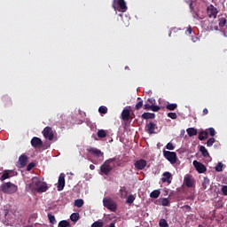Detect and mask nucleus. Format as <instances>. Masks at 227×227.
Here are the masks:
<instances>
[{
  "label": "nucleus",
  "instance_id": "obj_1",
  "mask_svg": "<svg viewBox=\"0 0 227 227\" xmlns=\"http://www.w3.org/2000/svg\"><path fill=\"white\" fill-rule=\"evenodd\" d=\"M116 159L112 158L106 160L101 166H100V175H106V176L114 169V161Z\"/></svg>",
  "mask_w": 227,
  "mask_h": 227
},
{
  "label": "nucleus",
  "instance_id": "obj_2",
  "mask_svg": "<svg viewBox=\"0 0 227 227\" xmlns=\"http://www.w3.org/2000/svg\"><path fill=\"white\" fill-rule=\"evenodd\" d=\"M32 185H34V189L36 192H47L49 191V186H47V183L43 182L38 177L32 178Z\"/></svg>",
  "mask_w": 227,
  "mask_h": 227
},
{
  "label": "nucleus",
  "instance_id": "obj_3",
  "mask_svg": "<svg viewBox=\"0 0 227 227\" xmlns=\"http://www.w3.org/2000/svg\"><path fill=\"white\" fill-rule=\"evenodd\" d=\"M0 188L4 194H15L19 191L17 185L11 182L3 184Z\"/></svg>",
  "mask_w": 227,
  "mask_h": 227
},
{
  "label": "nucleus",
  "instance_id": "obj_4",
  "mask_svg": "<svg viewBox=\"0 0 227 227\" xmlns=\"http://www.w3.org/2000/svg\"><path fill=\"white\" fill-rule=\"evenodd\" d=\"M103 206L110 212H116L118 210V204L113 199L109 197H105L103 199Z\"/></svg>",
  "mask_w": 227,
  "mask_h": 227
},
{
  "label": "nucleus",
  "instance_id": "obj_5",
  "mask_svg": "<svg viewBox=\"0 0 227 227\" xmlns=\"http://www.w3.org/2000/svg\"><path fill=\"white\" fill-rule=\"evenodd\" d=\"M112 6L115 11L127 12V4L125 3V0H114Z\"/></svg>",
  "mask_w": 227,
  "mask_h": 227
},
{
  "label": "nucleus",
  "instance_id": "obj_6",
  "mask_svg": "<svg viewBox=\"0 0 227 227\" xmlns=\"http://www.w3.org/2000/svg\"><path fill=\"white\" fill-rule=\"evenodd\" d=\"M163 155L167 160H169L170 164H176V153L163 151Z\"/></svg>",
  "mask_w": 227,
  "mask_h": 227
},
{
  "label": "nucleus",
  "instance_id": "obj_7",
  "mask_svg": "<svg viewBox=\"0 0 227 227\" xmlns=\"http://www.w3.org/2000/svg\"><path fill=\"white\" fill-rule=\"evenodd\" d=\"M43 136L45 137V139H48L49 141H52L54 139V131L52 130V128L47 126L43 130Z\"/></svg>",
  "mask_w": 227,
  "mask_h": 227
},
{
  "label": "nucleus",
  "instance_id": "obj_8",
  "mask_svg": "<svg viewBox=\"0 0 227 227\" xmlns=\"http://www.w3.org/2000/svg\"><path fill=\"white\" fill-rule=\"evenodd\" d=\"M207 13L209 19H215L219 12L217 11V8L211 4L207 7Z\"/></svg>",
  "mask_w": 227,
  "mask_h": 227
},
{
  "label": "nucleus",
  "instance_id": "obj_9",
  "mask_svg": "<svg viewBox=\"0 0 227 227\" xmlns=\"http://www.w3.org/2000/svg\"><path fill=\"white\" fill-rule=\"evenodd\" d=\"M87 152H89V153H91L95 157L101 158V160H104V153H102V151L95 147H90L87 149Z\"/></svg>",
  "mask_w": 227,
  "mask_h": 227
},
{
  "label": "nucleus",
  "instance_id": "obj_10",
  "mask_svg": "<svg viewBox=\"0 0 227 227\" xmlns=\"http://www.w3.org/2000/svg\"><path fill=\"white\" fill-rule=\"evenodd\" d=\"M158 127L157 124L153 121H150L145 125V130L148 134H157L155 130H157Z\"/></svg>",
  "mask_w": 227,
  "mask_h": 227
},
{
  "label": "nucleus",
  "instance_id": "obj_11",
  "mask_svg": "<svg viewBox=\"0 0 227 227\" xmlns=\"http://www.w3.org/2000/svg\"><path fill=\"white\" fill-rule=\"evenodd\" d=\"M193 166L196 171H198L200 174L205 173V171H207V167L198 160H193Z\"/></svg>",
  "mask_w": 227,
  "mask_h": 227
},
{
  "label": "nucleus",
  "instance_id": "obj_12",
  "mask_svg": "<svg viewBox=\"0 0 227 227\" xmlns=\"http://www.w3.org/2000/svg\"><path fill=\"white\" fill-rule=\"evenodd\" d=\"M148 162L145 160H137V161H135L134 166L135 168L137 169L138 171H142V169L147 166Z\"/></svg>",
  "mask_w": 227,
  "mask_h": 227
},
{
  "label": "nucleus",
  "instance_id": "obj_13",
  "mask_svg": "<svg viewBox=\"0 0 227 227\" xmlns=\"http://www.w3.org/2000/svg\"><path fill=\"white\" fill-rule=\"evenodd\" d=\"M30 143H31V145L33 146V148H40L43 145L42 138H40L38 137H34L31 139Z\"/></svg>",
  "mask_w": 227,
  "mask_h": 227
},
{
  "label": "nucleus",
  "instance_id": "obj_14",
  "mask_svg": "<svg viewBox=\"0 0 227 227\" xmlns=\"http://www.w3.org/2000/svg\"><path fill=\"white\" fill-rule=\"evenodd\" d=\"M184 182L186 187L188 188L194 187L195 181H194V178H192V176H189V175L185 176Z\"/></svg>",
  "mask_w": 227,
  "mask_h": 227
},
{
  "label": "nucleus",
  "instance_id": "obj_15",
  "mask_svg": "<svg viewBox=\"0 0 227 227\" xmlns=\"http://www.w3.org/2000/svg\"><path fill=\"white\" fill-rule=\"evenodd\" d=\"M27 165V156L26 154H22L19 157L18 168H26Z\"/></svg>",
  "mask_w": 227,
  "mask_h": 227
},
{
  "label": "nucleus",
  "instance_id": "obj_16",
  "mask_svg": "<svg viewBox=\"0 0 227 227\" xmlns=\"http://www.w3.org/2000/svg\"><path fill=\"white\" fill-rule=\"evenodd\" d=\"M58 191H63L65 189V174H60L58 181Z\"/></svg>",
  "mask_w": 227,
  "mask_h": 227
},
{
  "label": "nucleus",
  "instance_id": "obj_17",
  "mask_svg": "<svg viewBox=\"0 0 227 227\" xmlns=\"http://www.w3.org/2000/svg\"><path fill=\"white\" fill-rule=\"evenodd\" d=\"M121 116L123 121H129V120H130V109L124 108L121 114Z\"/></svg>",
  "mask_w": 227,
  "mask_h": 227
},
{
  "label": "nucleus",
  "instance_id": "obj_18",
  "mask_svg": "<svg viewBox=\"0 0 227 227\" xmlns=\"http://www.w3.org/2000/svg\"><path fill=\"white\" fill-rule=\"evenodd\" d=\"M172 176H173V175H171V173L170 172H164L163 173V177L161 178V182L163 183V184H166V182H167V184H171V178H172Z\"/></svg>",
  "mask_w": 227,
  "mask_h": 227
},
{
  "label": "nucleus",
  "instance_id": "obj_19",
  "mask_svg": "<svg viewBox=\"0 0 227 227\" xmlns=\"http://www.w3.org/2000/svg\"><path fill=\"white\" fill-rule=\"evenodd\" d=\"M3 104L4 107H12V106H13V101H12V98L5 96L3 98Z\"/></svg>",
  "mask_w": 227,
  "mask_h": 227
},
{
  "label": "nucleus",
  "instance_id": "obj_20",
  "mask_svg": "<svg viewBox=\"0 0 227 227\" xmlns=\"http://www.w3.org/2000/svg\"><path fill=\"white\" fill-rule=\"evenodd\" d=\"M143 120H155V114L152 113H144L142 114Z\"/></svg>",
  "mask_w": 227,
  "mask_h": 227
},
{
  "label": "nucleus",
  "instance_id": "obj_21",
  "mask_svg": "<svg viewBox=\"0 0 227 227\" xmlns=\"http://www.w3.org/2000/svg\"><path fill=\"white\" fill-rule=\"evenodd\" d=\"M199 139L200 141H205V139H208V131H200L199 133Z\"/></svg>",
  "mask_w": 227,
  "mask_h": 227
},
{
  "label": "nucleus",
  "instance_id": "obj_22",
  "mask_svg": "<svg viewBox=\"0 0 227 227\" xmlns=\"http://www.w3.org/2000/svg\"><path fill=\"white\" fill-rule=\"evenodd\" d=\"M186 132L190 137H192V136H198V129L194 128H188Z\"/></svg>",
  "mask_w": 227,
  "mask_h": 227
},
{
  "label": "nucleus",
  "instance_id": "obj_23",
  "mask_svg": "<svg viewBox=\"0 0 227 227\" xmlns=\"http://www.w3.org/2000/svg\"><path fill=\"white\" fill-rule=\"evenodd\" d=\"M200 152L204 157H209L210 153H208V150L203 145L200 146Z\"/></svg>",
  "mask_w": 227,
  "mask_h": 227
},
{
  "label": "nucleus",
  "instance_id": "obj_24",
  "mask_svg": "<svg viewBox=\"0 0 227 227\" xmlns=\"http://www.w3.org/2000/svg\"><path fill=\"white\" fill-rule=\"evenodd\" d=\"M160 196V190H154L150 193V198H153L154 200H157Z\"/></svg>",
  "mask_w": 227,
  "mask_h": 227
},
{
  "label": "nucleus",
  "instance_id": "obj_25",
  "mask_svg": "<svg viewBox=\"0 0 227 227\" xmlns=\"http://www.w3.org/2000/svg\"><path fill=\"white\" fill-rule=\"evenodd\" d=\"M160 203L162 207H169V200L168 198H161L160 199Z\"/></svg>",
  "mask_w": 227,
  "mask_h": 227
},
{
  "label": "nucleus",
  "instance_id": "obj_26",
  "mask_svg": "<svg viewBox=\"0 0 227 227\" xmlns=\"http://www.w3.org/2000/svg\"><path fill=\"white\" fill-rule=\"evenodd\" d=\"M84 205V200L82 199H78L74 200V207L81 208Z\"/></svg>",
  "mask_w": 227,
  "mask_h": 227
},
{
  "label": "nucleus",
  "instance_id": "obj_27",
  "mask_svg": "<svg viewBox=\"0 0 227 227\" xmlns=\"http://www.w3.org/2000/svg\"><path fill=\"white\" fill-rule=\"evenodd\" d=\"M210 185V179L208 177H204V180L202 182V188L205 190Z\"/></svg>",
  "mask_w": 227,
  "mask_h": 227
},
{
  "label": "nucleus",
  "instance_id": "obj_28",
  "mask_svg": "<svg viewBox=\"0 0 227 227\" xmlns=\"http://www.w3.org/2000/svg\"><path fill=\"white\" fill-rule=\"evenodd\" d=\"M98 137H100V138L107 137V132H106V130L104 129H99L98 131Z\"/></svg>",
  "mask_w": 227,
  "mask_h": 227
},
{
  "label": "nucleus",
  "instance_id": "obj_29",
  "mask_svg": "<svg viewBox=\"0 0 227 227\" xmlns=\"http://www.w3.org/2000/svg\"><path fill=\"white\" fill-rule=\"evenodd\" d=\"M136 200V197H134V195L130 194L128 196L127 200H126V203L132 205V203H134Z\"/></svg>",
  "mask_w": 227,
  "mask_h": 227
},
{
  "label": "nucleus",
  "instance_id": "obj_30",
  "mask_svg": "<svg viewBox=\"0 0 227 227\" xmlns=\"http://www.w3.org/2000/svg\"><path fill=\"white\" fill-rule=\"evenodd\" d=\"M70 219L73 223H77L79 219V213H73L70 216Z\"/></svg>",
  "mask_w": 227,
  "mask_h": 227
},
{
  "label": "nucleus",
  "instance_id": "obj_31",
  "mask_svg": "<svg viewBox=\"0 0 227 227\" xmlns=\"http://www.w3.org/2000/svg\"><path fill=\"white\" fill-rule=\"evenodd\" d=\"M91 227H104V222L98 220L91 224Z\"/></svg>",
  "mask_w": 227,
  "mask_h": 227
},
{
  "label": "nucleus",
  "instance_id": "obj_32",
  "mask_svg": "<svg viewBox=\"0 0 227 227\" xmlns=\"http://www.w3.org/2000/svg\"><path fill=\"white\" fill-rule=\"evenodd\" d=\"M120 194H121V198H127V188L122 187L120 189L119 191Z\"/></svg>",
  "mask_w": 227,
  "mask_h": 227
},
{
  "label": "nucleus",
  "instance_id": "obj_33",
  "mask_svg": "<svg viewBox=\"0 0 227 227\" xmlns=\"http://www.w3.org/2000/svg\"><path fill=\"white\" fill-rule=\"evenodd\" d=\"M137 100H140L137 103V105L135 106V109L136 111H139V109H141V107H143V101L141 99V98H137Z\"/></svg>",
  "mask_w": 227,
  "mask_h": 227
},
{
  "label": "nucleus",
  "instance_id": "obj_34",
  "mask_svg": "<svg viewBox=\"0 0 227 227\" xmlns=\"http://www.w3.org/2000/svg\"><path fill=\"white\" fill-rule=\"evenodd\" d=\"M167 109L168 111H175V109H176L178 107V105L176 104H168L167 105Z\"/></svg>",
  "mask_w": 227,
  "mask_h": 227
},
{
  "label": "nucleus",
  "instance_id": "obj_35",
  "mask_svg": "<svg viewBox=\"0 0 227 227\" xmlns=\"http://www.w3.org/2000/svg\"><path fill=\"white\" fill-rule=\"evenodd\" d=\"M160 227H169V224L168 223V221L166 219H160L159 222Z\"/></svg>",
  "mask_w": 227,
  "mask_h": 227
},
{
  "label": "nucleus",
  "instance_id": "obj_36",
  "mask_svg": "<svg viewBox=\"0 0 227 227\" xmlns=\"http://www.w3.org/2000/svg\"><path fill=\"white\" fill-rule=\"evenodd\" d=\"M219 26L220 27H224V26H226V18L224 17L219 18Z\"/></svg>",
  "mask_w": 227,
  "mask_h": 227
},
{
  "label": "nucleus",
  "instance_id": "obj_37",
  "mask_svg": "<svg viewBox=\"0 0 227 227\" xmlns=\"http://www.w3.org/2000/svg\"><path fill=\"white\" fill-rule=\"evenodd\" d=\"M68 226H70V223L67 220H63L59 223V227H68Z\"/></svg>",
  "mask_w": 227,
  "mask_h": 227
},
{
  "label": "nucleus",
  "instance_id": "obj_38",
  "mask_svg": "<svg viewBox=\"0 0 227 227\" xmlns=\"http://www.w3.org/2000/svg\"><path fill=\"white\" fill-rule=\"evenodd\" d=\"M48 219L51 224H56V217L53 215L48 214Z\"/></svg>",
  "mask_w": 227,
  "mask_h": 227
},
{
  "label": "nucleus",
  "instance_id": "obj_39",
  "mask_svg": "<svg viewBox=\"0 0 227 227\" xmlns=\"http://www.w3.org/2000/svg\"><path fill=\"white\" fill-rule=\"evenodd\" d=\"M98 113H100V114H107V107L104 106H101L98 108Z\"/></svg>",
  "mask_w": 227,
  "mask_h": 227
},
{
  "label": "nucleus",
  "instance_id": "obj_40",
  "mask_svg": "<svg viewBox=\"0 0 227 227\" xmlns=\"http://www.w3.org/2000/svg\"><path fill=\"white\" fill-rule=\"evenodd\" d=\"M8 178H10V173L8 171H5L0 177V180H2V182H3L4 180H6Z\"/></svg>",
  "mask_w": 227,
  "mask_h": 227
},
{
  "label": "nucleus",
  "instance_id": "obj_41",
  "mask_svg": "<svg viewBox=\"0 0 227 227\" xmlns=\"http://www.w3.org/2000/svg\"><path fill=\"white\" fill-rule=\"evenodd\" d=\"M214 143H215V138L211 137L207 141V146L210 147L214 145Z\"/></svg>",
  "mask_w": 227,
  "mask_h": 227
},
{
  "label": "nucleus",
  "instance_id": "obj_42",
  "mask_svg": "<svg viewBox=\"0 0 227 227\" xmlns=\"http://www.w3.org/2000/svg\"><path fill=\"white\" fill-rule=\"evenodd\" d=\"M151 111H153V113H157L160 111V106H155V105H151Z\"/></svg>",
  "mask_w": 227,
  "mask_h": 227
},
{
  "label": "nucleus",
  "instance_id": "obj_43",
  "mask_svg": "<svg viewBox=\"0 0 227 227\" xmlns=\"http://www.w3.org/2000/svg\"><path fill=\"white\" fill-rule=\"evenodd\" d=\"M215 169L218 173L223 171V163L222 162H218V164L215 166Z\"/></svg>",
  "mask_w": 227,
  "mask_h": 227
},
{
  "label": "nucleus",
  "instance_id": "obj_44",
  "mask_svg": "<svg viewBox=\"0 0 227 227\" xmlns=\"http://www.w3.org/2000/svg\"><path fill=\"white\" fill-rule=\"evenodd\" d=\"M168 117L171 118V120H176V118H178V115H176V113H168Z\"/></svg>",
  "mask_w": 227,
  "mask_h": 227
},
{
  "label": "nucleus",
  "instance_id": "obj_45",
  "mask_svg": "<svg viewBox=\"0 0 227 227\" xmlns=\"http://www.w3.org/2000/svg\"><path fill=\"white\" fill-rule=\"evenodd\" d=\"M166 148L167 150H175V145L172 143H168Z\"/></svg>",
  "mask_w": 227,
  "mask_h": 227
},
{
  "label": "nucleus",
  "instance_id": "obj_46",
  "mask_svg": "<svg viewBox=\"0 0 227 227\" xmlns=\"http://www.w3.org/2000/svg\"><path fill=\"white\" fill-rule=\"evenodd\" d=\"M35 163L30 162L27 166V171H31V169H33V168H35Z\"/></svg>",
  "mask_w": 227,
  "mask_h": 227
},
{
  "label": "nucleus",
  "instance_id": "obj_47",
  "mask_svg": "<svg viewBox=\"0 0 227 227\" xmlns=\"http://www.w3.org/2000/svg\"><path fill=\"white\" fill-rule=\"evenodd\" d=\"M144 109H145V111H151V109H152V105H150V104H148V103L145 104V105H144Z\"/></svg>",
  "mask_w": 227,
  "mask_h": 227
},
{
  "label": "nucleus",
  "instance_id": "obj_48",
  "mask_svg": "<svg viewBox=\"0 0 227 227\" xmlns=\"http://www.w3.org/2000/svg\"><path fill=\"white\" fill-rule=\"evenodd\" d=\"M208 131H209L210 136H212V137H214V136H215V129L214 128H209Z\"/></svg>",
  "mask_w": 227,
  "mask_h": 227
},
{
  "label": "nucleus",
  "instance_id": "obj_49",
  "mask_svg": "<svg viewBox=\"0 0 227 227\" xmlns=\"http://www.w3.org/2000/svg\"><path fill=\"white\" fill-rule=\"evenodd\" d=\"M185 34L192 35V27L189 26L185 31Z\"/></svg>",
  "mask_w": 227,
  "mask_h": 227
},
{
  "label": "nucleus",
  "instance_id": "obj_50",
  "mask_svg": "<svg viewBox=\"0 0 227 227\" xmlns=\"http://www.w3.org/2000/svg\"><path fill=\"white\" fill-rule=\"evenodd\" d=\"M222 192H223V196H227V185H223L222 187Z\"/></svg>",
  "mask_w": 227,
  "mask_h": 227
},
{
  "label": "nucleus",
  "instance_id": "obj_51",
  "mask_svg": "<svg viewBox=\"0 0 227 227\" xmlns=\"http://www.w3.org/2000/svg\"><path fill=\"white\" fill-rule=\"evenodd\" d=\"M147 101L151 104V106H153L155 104V99L153 98H148Z\"/></svg>",
  "mask_w": 227,
  "mask_h": 227
},
{
  "label": "nucleus",
  "instance_id": "obj_52",
  "mask_svg": "<svg viewBox=\"0 0 227 227\" xmlns=\"http://www.w3.org/2000/svg\"><path fill=\"white\" fill-rule=\"evenodd\" d=\"M199 40H200V38H198V36L192 37V41L193 42V43H196V42H198Z\"/></svg>",
  "mask_w": 227,
  "mask_h": 227
},
{
  "label": "nucleus",
  "instance_id": "obj_53",
  "mask_svg": "<svg viewBox=\"0 0 227 227\" xmlns=\"http://www.w3.org/2000/svg\"><path fill=\"white\" fill-rule=\"evenodd\" d=\"M202 114H203V116H207V114H208V109L204 108L203 112H202Z\"/></svg>",
  "mask_w": 227,
  "mask_h": 227
},
{
  "label": "nucleus",
  "instance_id": "obj_54",
  "mask_svg": "<svg viewBox=\"0 0 227 227\" xmlns=\"http://www.w3.org/2000/svg\"><path fill=\"white\" fill-rule=\"evenodd\" d=\"M90 169H91V171H93V169H95V165L90 164Z\"/></svg>",
  "mask_w": 227,
  "mask_h": 227
},
{
  "label": "nucleus",
  "instance_id": "obj_55",
  "mask_svg": "<svg viewBox=\"0 0 227 227\" xmlns=\"http://www.w3.org/2000/svg\"><path fill=\"white\" fill-rule=\"evenodd\" d=\"M184 207H185V208H187L188 210H191V207H190L189 205H186V206H184Z\"/></svg>",
  "mask_w": 227,
  "mask_h": 227
},
{
  "label": "nucleus",
  "instance_id": "obj_56",
  "mask_svg": "<svg viewBox=\"0 0 227 227\" xmlns=\"http://www.w3.org/2000/svg\"><path fill=\"white\" fill-rule=\"evenodd\" d=\"M109 227H115L114 223H111Z\"/></svg>",
  "mask_w": 227,
  "mask_h": 227
},
{
  "label": "nucleus",
  "instance_id": "obj_57",
  "mask_svg": "<svg viewBox=\"0 0 227 227\" xmlns=\"http://www.w3.org/2000/svg\"><path fill=\"white\" fill-rule=\"evenodd\" d=\"M125 70H130V68L128 66H126Z\"/></svg>",
  "mask_w": 227,
  "mask_h": 227
},
{
  "label": "nucleus",
  "instance_id": "obj_58",
  "mask_svg": "<svg viewBox=\"0 0 227 227\" xmlns=\"http://www.w3.org/2000/svg\"><path fill=\"white\" fill-rule=\"evenodd\" d=\"M168 36H171V32L168 34Z\"/></svg>",
  "mask_w": 227,
  "mask_h": 227
},
{
  "label": "nucleus",
  "instance_id": "obj_59",
  "mask_svg": "<svg viewBox=\"0 0 227 227\" xmlns=\"http://www.w3.org/2000/svg\"><path fill=\"white\" fill-rule=\"evenodd\" d=\"M199 227H203V225L200 224Z\"/></svg>",
  "mask_w": 227,
  "mask_h": 227
}]
</instances>
